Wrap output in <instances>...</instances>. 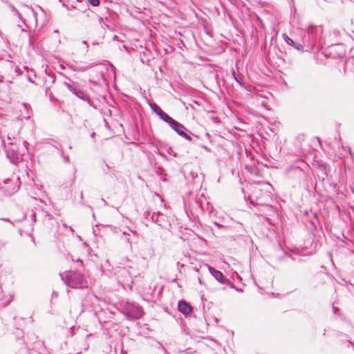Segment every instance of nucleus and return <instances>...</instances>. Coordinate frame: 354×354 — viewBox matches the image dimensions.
I'll use <instances>...</instances> for the list:
<instances>
[{
  "label": "nucleus",
  "instance_id": "nucleus-14",
  "mask_svg": "<svg viewBox=\"0 0 354 354\" xmlns=\"http://www.w3.org/2000/svg\"><path fill=\"white\" fill-rule=\"evenodd\" d=\"M162 216H163V215H162V214H159V213H158V214H153L151 216V219H152V221H155V222H156V223H158V222H159V221H158V217H162Z\"/></svg>",
  "mask_w": 354,
  "mask_h": 354
},
{
  "label": "nucleus",
  "instance_id": "nucleus-24",
  "mask_svg": "<svg viewBox=\"0 0 354 354\" xmlns=\"http://www.w3.org/2000/svg\"><path fill=\"white\" fill-rule=\"evenodd\" d=\"M82 43L84 44V45H86V48H88L87 43H86L85 41H84Z\"/></svg>",
  "mask_w": 354,
  "mask_h": 354
},
{
  "label": "nucleus",
  "instance_id": "nucleus-10",
  "mask_svg": "<svg viewBox=\"0 0 354 354\" xmlns=\"http://www.w3.org/2000/svg\"><path fill=\"white\" fill-rule=\"evenodd\" d=\"M232 75H233V77H234V80L239 84H240L241 86H242L243 84V80L242 77L239 75H237L234 71H233L232 72Z\"/></svg>",
  "mask_w": 354,
  "mask_h": 354
},
{
  "label": "nucleus",
  "instance_id": "nucleus-19",
  "mask_svg": "<svg viewBox=\"0 0 354 354\" xmlns=\"http://www.w3.org/2000/svg\"><path fill=\"white\" fill-rule=\"evenodd\" d=\"M73 94H75L77 97L78 95H84V93L78 89H76L75 91H74Z\"/></svg>",
  "mask_w": 354,
  "mask_h": 354
},
{
  "label": "nucleus",
  "instance_id": "nucleus-21",
  "mask_svg": "<svg viewBox=\"0 0 354 354\" xmlns=\"http://www.w3.org/2000/svg\"><path fill=\"white\" fill-rule=\"evenodd\" d=\"M78 97L80 98H82V99H84V100H86V96L84 94V95H77ZM87 100H88L87 97H86Z\"/></svg>",
  "mask_w": 354,
  "mask_h": 354
},
{
  "label": "nucleus",
  "instance_id": "nucleus-7",
  "mask_svg": "<svg viewBox=\"0 0 354 354\" xmlns=\"http://www.w3.org/2000/svg\"><path fill=\"white\" fill-rule=\"evenodd\" d=\"M178 308L180 312L185 315H188L192 312V307L183 300L178 301Z\"/></svg>",
  "mask_w": 354,
  "mask_h": 354
},
{
  "label": "nucleus",
  "instance_id": "nucleus-2",
  "mask_svg": "<svg viewBox=\"0 0 354 354\" xmlns=\"http://www.w3.org/2000/svg\"><path fill=\"white\" fill-rule=\"evenodd\" d=\"M319 30L322 31V28H319L313 25L309 26L307 29L308 41L305 39L304 42H306L308 46H313L317 41V32Z\"/></svg>",
  "mask_w": 354,
  "mask_h": 354
},
{
  "label": "nucleus",
  "instance_id": "nucleus-25",
  "mask_svg": "<svg viewBox=\"0 0 354 354\" xmlns=\"http://www.w3.org/2000/svg\"><path fill=\"white\" fill-rule=\"evenodd\" d=\"M68 161H69V158H66V162H68Z\"/></svg>",
  "mask_w": 354,
  "mask_h": 354
},
{
  "label": "nucleus",
  "instance_id": "nucleus-22",
  "mask_svg": "<svg viewBox=\"0 0 354 354\" xmlns=\"http://www.w3.org/2000/svg\"><path fill=\"white\" fill-rule=\"evenodd\" d=\"M13 8V10H15L16 12V13L17 14V15L21 17L20 16V14L19 13V12L15 8Z\"/></svg>",
  "mask_w": 354,
  "mask_h": 354
},
{
  "label": "nucleus",
  "instance_id": "nucleus-1",
  "mask_svg": "<svg viewBox=\"0 0 354 354\" xmlns=\"http://www.w3.org/2000/svg\"><path fill=\"white\" fill-rule=\"evenodd\" d=\"M61 276L65 283L72 288H81L87 286V282L80 272L68 271L66 272L65 276L62 274Z\"/></svg>",
  "mask_w": 354,
  "mask_h": 354
},
{
  "label": "nucleus",
  "instance_id": "nucleus-16",
  "mask_svg": "<svg viewBox=\"0 0 354 354\" xmlns=\"http://www.w3.org/2000/svg\"><path fill=\"white\" fill-rule=\"evenodd\" d=\"M91 5L97 6L99 5L100 0H88Z\"/></svg>",
  "mask_w": 354,
  "mask_h": 354
},
{
  "label": "nucleus",
  "instance_id": "nucleus-11",
  "mask_svg": "<svg viewBox=\"0 0 354 354\" xmlns=\"http://www.w3.org/2000/svg\"><path fill=\"white\" fill-rule=\"evenodd\" d=\"M150 106L151 108V109L158 115H159V114L162 111V110L156 104H150Z\"/></svg>",
  "mask_w": 354,
  "mask_h": 354
},
{
  "label": "nucleus",
  "instance_id": "nucleus-12",
  "mask_svg": "<svg viewBox=\"0 0 354 354\" xmlns=\"http://www.w3.org/2000/svg\"><path fill=\"white\" fill-rule=\"evenodd\" d=\"M283 39L286 41V42L290 45V46H293L295 45V41L290 39L286 34H283Z\"/></svg>",
  "mask_w": 354,
  "mask_h": 354
},
{
  "label": "nucleus",
  "instance_id": "nucleus-26",
  "mask_svg": "<svg viewBox=\"0 0 354 354\" xmlns=\"http://www.w3.org/2000/svg\"><path fill=\"white\" fill-rule=\"evenodd\" d=\"M9 181H10V180H6L5 181V183H8Z\"/></svg>",
  "mask_w": 354,
  "mask_h": 354
},
{
  "label": "nucleus",
  "instance_id": "nucleus-13",
  "mask_svg": "<svg viewBox=\"0 0 354 354\" xmlns=\"http://www.w3.org/2000/svg\"><path fill=\"white\" fill-rule=\"evenodd\" d=\"M330 35L337 39L340 35V32L338 29L335 28L331 30Z\"/></svg>",
  "mask_w": 354,
  "mask_h": 354
},
{
  "label": "nucleus",
  "instance_id": "nucleus-28",
  "mask_svg": "<svg viewBox=\"0 0 354 354\" xmlns=\"http://www.w3.org/2000/svg\"><path fill=\"white\" fill-rule=\"evenodd\" d=\"M2 82V77H1V78H0V82Z\"/></svg>",
  "mask_w": 354,
  "mask_h": 354
},
{
  "label": "nucleus",
  "instance_id": "nucleus-4",
  "mask_svg": "<svg viewBox=\"0 0 354 354\" xmlns=\"http://www.w3.org/2000/svg\"><path fill=\"white\" fill-rule=\"evenodd\" d=\"M7 158L14 164H17L23 159L22 155L13 148H9L6 150Z\"/></svg>",
  "mask_w": 354,
  "mask_h": 354
},
{
  "label": "nucleus",
  "instance_id": "nucleus-8",
  "mask_svg": "<svg viewBox=\"0 0 354 354\" xmlns=\"http://www.w3.org/2000/svg\"><path fill=\"white\" fill-rule=\"evenodd\" d=\"M159 118L165 121V122L168 123L169 124H175L176 120L171 118L170 116H169L165 112L163 111L159 114Z\"/></svg>",
  "mask_w": 354,
  "mask_h": 354
},
{
  "label": "nucleus",
  "instance_id": "nucleus-29",
  "mask_svg": "<svg viewBox=\"0 0 354 354\" xmlns=\"http://www.w3.org/2000/svg\"><path fill=\"white\" fill-rule=\"evenodd\" d=\"M4 221H8V218H5L3 219Z\"/></svg>",
  "mask_w": 354,
  "mask_h": 354
},
{
  "label": "nucleus",
  "instance_id": "nucleus-20",
  "mask_svg": "<svg viewBox=\"0 0 354 354\" xmlns=\"http://www.w3.org/2000/svg\"><path fill=\"white\" fill-rule=\"evenodd\" d=\"M123 235H124L126 236V240L129 243H131V241H130V237H129V234H128L127 233H126L125 232H124L122 233Z\"/></svg>",
  "mask_w": 354,
  "mask_h": 354
},
{
  "label": "nucleus",
  "instance_id": "nucleus-3",
  "mask_svg": "<svg viewBox=\"0 0 354 354\" xmlns=\"http://www.w3.org/2000/svg\"><path fill=\"white\" fill-rule=\"evenodd\" d=\"M124 313L130 319H138L142 316V312L138 306L129 304L126 307Z\"/></svg>",
  "mask_w": 354,
  "mask_h": 354
},
{
  "label": "nucleus",
  "instance_id": "nucleus-27",
  "mask_svg": "<svg viewBox=\"0 0 354 354\" xmlns=\"http://www.w3.org/2000/svg\"><path fill=\"white\" fill-rule=\"evenodd\" d=\"M130 231H131V232H133V233H136V231H133V230H130Z\"/></svg>",
  "mask_w": 354,
  "mask_h": 354
},
{
  "label": "nucleus",
  "instance_id": "nucleus-17",
  "mask_svg": "<svg viewBox=\"0 0 354 354\" xmlns=\"http://www.w3.org/2000/svg\"><path fill=\"white\" fill-rule=\"evenodd\" d=\"M66 86L73 93H74V91H75L77 88H75L73 86L68 83H66Z\"/></svg>",
  "mask_w": 354,
  "mask_h": 354
},
{
  "label": "nucleus",
  "instance_id": "nucleus-9",
  "mask_svg": "<svg viewBox=\"0 0 354 354\" xmlns=\"http://www.w3.org/2000/svg\"><path fill=\"white\" fill-rule=\"evenodd\" d=\"M7 140L9 145L16 144L17 138L15 137V134L8 133L7 136Z\"/></svg>",
  "mask_w": 354,
  "mask_h": 354
},
{
  "label": "nucleus",
  "instance_id": "nucleus-18",
  "mask_svg": "<svg viewBox=\"0 0 354 354\" xmlns=\"http://www.w3.org/2000/svg\"><path fill=\"white\" fill-rule=\"evenodd\" d=\"M292 46H294L296 49L297 50H301L303 48V46L302 45L299 44H297L295 42V45H293Z\"/></svg>",
  "mask_w": 354,
  "mask_h": 354
},
{
  "label": "nucleus",
  "instance_id": "nucleus-15",
  "mask_svg": "<svg viewBox=\"0 0 354 354\" xmlns=\"http://www.w3.org/2000/svg\"><path fill=\"white\" fill-rule=\"evenodd\" d=\"M17 189H18V187L15 186L11 190L6 189V192L7 193V194L11 195V194H14L15 192H16L17 191Z\"/></svg>",
  "mask_w": 354,
  "mask_h": 354
},
{
  "label": "nucleus",
  "instance_id": "nucleus-6",
  "mask_svg": "<svg viewBox=\"0 0 354 354\" xmlns=\"http://www.w3.org/2000/svg\"><path fill=\"white\" fill-rule=\"evenodd\" d=\"M169 126L180 136L184 137L185 139H187V140H191L192 138L191 137L187 135L185 131H184V129L185 127L181 124H180L179 122H178L177 121H176V124H169Z\"/></svg>",
  "mask_w": 354,
  "mask_h": 354
},
{
  "label": "nucleus",
  "instance_id": "nucleus-23",
  "mask_svg": "<svg viewBox=\"0 0 354 354\" xmlns=\"http://www.w3.org/2000/svg\"><path fill=\"white\" fill-rule=\"evenodd\" d=\"M31 217H32V220L34 222H35V214H32Z\"/></svg>",
  "mask_w": 354,
  "mask_h": 354
},
{
  "label": "nucleus",
  "instance_id": "nucleus-5",
  "mask_svg": "<svg viewBox=\"0 0 354 354\" xmlns=\"http://www.w3.org/2000/svg\"><path fill=\"white\" fill-rule=\"evenodd\" d=\"M208 270L209 272L212 274V276L215 278L216 280H217L218 282H220L222 284H230V281L228 279L224 277L223 274L216 269H214L213 267L208 266Z\"/></svg>",
  "mask_w": 354,
  "mask_h": 354
}]
</instances>
